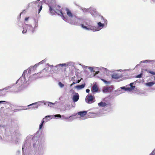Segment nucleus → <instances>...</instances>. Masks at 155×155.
<instances>
[{
	"label": "nucleus",
	"mask_w": 155,
	"mask_h": 155,
	"mask_svg": "<svg viewBox=\"0 0 155 155\" xmlns=\"http://www.w3.org/2000/svg\"><path fill=\"white\" fill-rule=\"evenodd\" d=\"M48 6L49 8V11L51 13L52 15L56 13L58 15H61L65 18L61 10L62 8L60 6L57 5L55 3L53 2L51 5H49Z\"/></svg>",
	"instance_id": "1"
},
{
	"label": "nucleus",
	"mask_w": 155,
	"mask_h": 155,
	"mask_svg": "<svg viewBox=\"0 0 155 155\" xmlns=\"http://www.w3.org/2000/svg\"><path fill=\"white\" fill-rule=\"evenodd\" d=\"M65 10L67 14L68 17L70 19L68 21V22L71 25H77V23L76 21H73L72 19H78L75 15L74 14L71 12V11L68 8H66Z\"/></svg>",
	"instance_id": "2"
},
{
	"label": "nucleus",
	"mask_w": 155,
	"mask_h": 155,
	"mask_svg": "<svg viewBox=\"0 0 155 155\" xmlns=\"http://www.w3.org/2000/svg\"><path fill=\"white\" fill-rule=\"evenodd\" d=\"M85 25L81 24L80 25L81 27L87 30H92L94 29V28L91 25H88L87 22H85Z\"/></svg>",
	"instance_id": "3"
},
{
	"label": "nucleus",
	"mask_w": 155,
	"mask_h": 155,
	"mask_svg": "<svg viewBox=\"0 0 155 155\" xmlns=\"http://www.w3.org/2000/svg\"><path fill=\"white\" fill-rule=\"evenodd\" d=\"M94 96L87 95L86 97L85 101L88 103L91 104L94 102Z\"/></svg>",
	"instance_id": "4"
},
{
	"label": "nucleus",
	"mask_w": 155,
	"mask_h": 155,
	"mask_svg": "<svg viewBox=\"0 0 155 155\" xmlns=\"http://www.w3.org/2000/svg\"><path fill=\"white\" fill-rule=\"evenodd\" d=\"M9 103L8 102L5 101H1V108H8Z\"/></svg>",
	"instance_id": "5"
},
{
	"label": "nucleus",
	"mask_w": 155,
	"mask_h": 155,
	"mask_svg": "<svg viewBox=\"0 0 155 155\" xmlns=\"http://www.w3.org/2000/svg\"><path fill=\"white\" fill-rule=\"evenodd\" d=\"M113 87L111 86H107L103 88V91L104 93L109 92L113 90Z\"/></svg>",
	"instance_id": "6"
},
{
	"label": "nucleus",
	"mask_w": 155,
	"mask_h": 155,
	"mask_svg": "<svg viewBox=\"0 0 155 155\" xmlns=\"http://www.w3.org/2000/svg\"><path fill=\"white\" fill-rule=\"evenodd\" d=\"M30 28L31 27L28 25H25L23 27V30L22 31V33L23 34H25L27 32V29L29 28Z\"/></svg>",
	"instance_id": "7"
},
{
	"label": "nucleus",
	"mask_w": 155,
	"mask_h": 155,
	"mask_svg": "<svg viewBox=\"0 0 155 155\" xmlns=\"http://www.w3.org/2000/svg\"><path fill=\"white\" fill-rule=\"evenodd\" d=\"M121 76L119 75V74L117 73H114L112 75V78L115 79L120 78L121 77Z\"/></svg>",
	"instance_id": "8"
},
{
	"label": "nucleus",
	"mask_w": 155,
	"mask_h": 155,
	"mask_svg": "<svg viewBox=\"0 0 155 155\" xmlns=\"http://www.w3.org/2000/svg\"><path fill=\"white\" fill-rule=\"evenodd\" d=\"M98 88L96 84H94L92 87V91L93 92H96L98 91Z\"/></svg>",
	"instance_id": "9"
},
{
	"label": "nucleus",
	"mask_w": 155,
	"mask_h": 155,
	"mask_svg": "<svg viewBox=\"0 0 155 155\" xmlns=\"http://www.w3.org/2000/svg\"><path fill=\"white\" fill-rule=\"evenodd\" d=\"M87 112L86 111H80L78 112V115H80L81 117H84L87 114Z\"/></svg>",
	"instance_id": "10"
},
{
	"label": "nucleus",
	"mask_w": 155,
	"mask_h": 155,
	"mask_svg": "<svg viewBox=\"0 0 155 155\" xmlns=\"http://www.w3.org/2000/svg\"><path fill=\"white\" fill-rule=\"evenodd\" d=\"M77 95H74L73 97V101L74 102L77 101L79 98V95L77 93Z\"/></svg>",
	"instance_id": "11"
},
{
	"label": "nucleus",
	"mask_w": 155,
	"mask_h": 155,
	"mask_svg": "<svg viewBox=\"0 0 155 155\" xmlns=\"http://www.w3.org/2000/svg\"><path fill=\"white\" fill-rule=\"evenodd\" d=\"M98 105L99 106L101 107H104L106 106L107 105V104L105 102H101L98 103Z\"/></svg>",
	"instance_id": "12"
},
{
	"label": "nucleus",
	"mask_w": 155,
	"mask_h": 155,
	"mask_svg": "<svg viewBox=\"0 0 155 155\" xmlns=\"http://www.w3.org/2000/svg\"><path fill=\"white\" fill-rule=\"evenodd\" d=\"M104 20V24H102L100 22H99L98 23V25L99 27H103L104 25H106L107 24V20H104V18H102Z\"/></svg>",
	"instance_id": "13"
},
{
	"label": "nucleus",
	"mask_w": 155,
	"mask_h": 155,
	"mask_svg": "<svg viewBox=\"0 0 155 155\" xmlns=\"http://www.w3.org/2000/svg\"><path fill=\"white\" fill-rule=\"evenodd\" d=\"M85 86V84H84L81 85H77L75 87V88L78 89H80L84 88Z\"/></svg>",
	"instance_id": "14"
},
{
	"label": "nucleus",
	"mask_w": 155,
	"mask_h": 155,
	"mask_svg": "<svg viewBox=\"0 0 155 155\" xmlns=\"http://www.w3.org/2000/svg\"><path fill=\"white\" fill-rule=\"evenodd\" d=\"M154 82H149L147 83L146 84L147 86L150 87L153 86L155 84Z\"/></svg>",
	"instance_id": "15"
},
{
	"label": "nucleus",
	"mask_w": 155,
	"mask_h": 155,
	"mask_svg": "<svg viewBox=\"0 0 155 155\" xmlns=\"http://www.w3.org/2000/svg\"><path fill=\"white\" fill-rule=\"evenodd\" d=\"M145 71H146L147 73H150L152 75H155V72L154 71H149L147 69L145 70Z\"/></svg>",
	"instance_id": "16"
},
{
	"label": "nucleus",
	"mask_w": 155,
	"mask_h": 155,
	"mask_svg": "<svg viewBox=\"0 0 155 155\" xmlns=\"http://www.w3.org/2000/svg\"><path fill=\"white\" fill-rule=\"evenodd\" d=\"M121 88L122 89H123L125 91H127V90L129 91H131V88L129 87H121Z\"/></svg>",
	"instance_id": "17"
},
{
	"label": "nucleus",
	"mask_w": 155,
	"mask_h": 155,
	"mask_svg": "<svg viewBox=\"0 0 155 155\" xmlns=\"http://www.w3.org/2000/svg\"><path fill=\"white\" fill-rule=\"evenodd\" d=\"M89 116L91 117H93L95 116V114L92 112H90L88 113Z\"/></svg>",
	"instance_id": "18"
},
{
	"label": "nucleus",
	"mask_w": 155,
	"mask_h": 155,
	"mask_svg": "<svg viewBox=\"0 0 155 155\" xmlns=\"http://www.w3.org/2000/svg\"><path fill=\"white\" fill-rule=\"evenodd\" d=\"M45 122L44 120V119H43V120H42L41 123L40 124L39 127V129H41L43 127V124Z\"/></svg>",
	"instance_id": "19"
},
{
	"label": "nucleus",
	"mask_w": 155,
	"mask_h": 155,
	"mask_svg": "<svg viewBox=\"0 0 155 155\" xmlns=\"http://www.w3.org/2000/svg\"><path fill=\"white\" fill-rule=\"evenodd\" d=\"M133 83H131L130 84V88H131V90H134L135 87V86H133Z\"/></svg>",
	"instance_id": "20"
},
{
	"label": "nucleus",
	"mask_w": 155,
	"mask_h": 155,
	"mask_svg": "<svg viewBox=\"0 0 155 155\" xmlns=\"http://www.w3.org/2000/svg\"><path fill=\"white\" fill-rule=\"evenodd\" d=\"M58 85L61 87H63L64 86V85L63 84L60 82L58 83Z\"/></svg>",
	"instance_id": "21"
},
{
	"label": "nucleus",
	"mask_w": 155,
	"mask_h": 155,
	"mask_svg": "<svg viewBox=\"0 0 155 155\" xmlns=\"http://www.w3.org/2000/svg\"><path fill=\"white\" fill-rule=\"evenodd\" d=\"M81 80H78L77 82H73L72 84H71V85H70V86L71 87L72 86L73 84L76 83H79L80 81H81Z\"/></svg>",
	"instance_id": "22"
},
{
	"label": "nucleus",
	"mask_w": 155,
	"mask_h": 155,
	"mask_svg": "<svg viewBox=\"0 0 155 155\" xmlns=\"http://www.w3.org/2000/svg\"><path fill=\"white\" fill-rule=\"evenodd\" d=\"M10 88V87H5V88H4L3 89H1L0 91H3L4 90H8L9 89V88Z\"/></svg>",
	"instance_id": "23"
},
{
	"label": "nucleus",
	"mask_w": 155,
	"mask_h": 155,
	"mask_svg": "<svg viewBox=\"0 0 155 155\" xmlns=\"http://www.w3.org/2000/svg\"><path fill=\"white\" fill-rule=\"evenodd\" d=\"M40 4L41 5V6H40V8L39 9V11H38V13H39L41 11V10L42 9V6L41 5V3H39V4H38V5H40Z\"/></svg>",
	"instance_id": "24"
},
{
	"label": "nucleus",
	"mask_w": 155,
	"mask_h": 155,
	"mask_svg": "<svg viewBox=\"0 0 155 155\" xmlns=\"http://www.w3.org/2000/svg\"><path fill=\"white\" fill-rule=\"evenodd\" d=\"M55 117H61V116L60 114H57L54 116Z\"/></svg>",
	"instance_id": "25"
},
{
	"label": "nucleus",
	"mask_w": 155,
	"mask_h": 155,
	"mask_svg": "<svg viewBox=\"0 0 155 155\" xmlns=\"http://www.w3.org/2000/svg\"><path fill=\"white\" fill-rule=\"evenodd\" d=\"M54 104V103H52L51 102H49L48 103V106H51L52 105H53Z\"/></svg>",
	"instance_id": "26"
},
{
	"label": "nucleus",
	"mask_w": 155,
	"mask_h": 155,
	"mask_svg": "<svg viewBox=\"0 0 155 155\" xmlns=\"http://www.w3.org/2000/svg\"><path fill=\"white\" fill-rule=\"evenodd\" d=\"M150 155H155V151H152Z\"/></svg>",
	"instance_id": "27"
},
{
	"label": "nucleus",
	"mask_w": 155,
	"mask_h": 155,
	"mask_svg": "<svg viewBox=\"0 0 155 155\" xmlns=\"http://www.w3.org/2000/svg\"><path fill=\"white\" fill-rule=\"evenodd\" d=\"M142 75V74L141 73L140 74L138 75L137 77V78H140L141 77V75Z\"/></svg>",
	"instance_id": "28"
},
{
	"label": "nucleus",
	"mask_w": 155,
	"mask_h": 155,
	"mask_svg": "<svg viewBox=\"0 0 155 155\" xmlns=\"http://www.w3.org/2000/svg\"><path fill=\"white\" fill-rule=\"evenodd\" d=\"M101 80L103 81L105 83H108V82L106 80L104 79H101Z\"/></svg>",
	"instance_id": "29"
},
{
	"label": "nucleus",
	"mask_w": 155,
	"mask_h": 155,
	"mask_svg": "<svg viewBox=\"0 0 155 155\" xmlns=\"http://www.w3.org/2000/svg\"><path fill=\"white\" fill-rule=\"evenodd\" d=\"M86 92L87 93H88L89 92V91H90V90H89V89H87L86 90Z\"/></svg>",
	"instance_id": "30"
},
{
	"label": "nucleus",
	"mask_w": 155,
	"mask_h": 155,
	"mask_svg": "<svg viewBox=\"0 0 155 155\" xmlns=\"http://www.w3.org/2000/svg\"><path fill=\"white\" fill-rule=\"evenodd\" d=\"M29 18V17H26L25 18V21H27L28 19Z\"/></svg>",
	"instance_id": "31"
},
{
	"label": "nucleus",
	"mask_w": 155,
	"mask_h": 155,
	"mask_svg": "<svg viewBox=\"0 0 155 155\" xmlns=\"http://www.w3.org/2000/svg\"><path fill=\"white\" fill-rule=\"evenodd\" d=\"M50 116H46L45 117V118H49L50 117Z\"/></svg>",
	"instance_id": "32"
},
{
	"label": "nucleus",
	"mask_w": 155,
	"mask_h": 155,
	"mask_svg": "<svg viewBox=\"0 0 155 155\" xmlns=\"http://www.w3.org/2000/svg\"><path fill=\"white\" fill-rule=\"evenodd\" d=\"M60 65L63 66L64 65H65L66 64H60Z\"/></svg>",
	"instance_id": "33"
},
{
	"label": "nucleus",
	"mask_w": 155,
	"mask_h": 155,
	"mask_svg": "<svg viewBox=\"0 0 155 155\" xmlns=\"http://www.w3.org/2000/svg\"><path fill=\"white\" fill-rule=\"evenodd\" d=\"M35 104V103H33V104H31L29 105V106H32V105H34Z\"/></svg>",
	"instance_id": "34"
},
{
	"label": "nucleus",
	"mask_w": 155,
	"mask_h": 155,
	"mask_svg": "<svg viewBox=\"0 0 155 155\" xmlns=\"http://www.w3.org/2000/svg\"><path fill=\"white\" fill-rule=\"evenodd\" d=\"M71 117V116H70V117H69V118H70V117Z\"/></svg>",
	"instance_id": "35"
}]
</instances>
